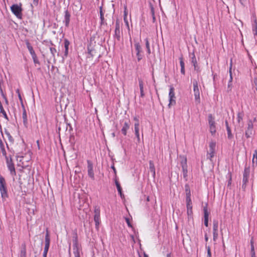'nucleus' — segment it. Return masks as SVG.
<instances>
[{
	"label": "nucleus",
	"instance_id": "obj_57",
	"mask_svg": "<svg viewBox=\"0 0 257 257\" xmlns=\"http://www.w3.org/2000/svg\"><path fill=\"white\" fill-rule=\"evenodd\" d=\"M251 257H255V251H251Z\"/></svg>",
	"mask_w": 257,
	"mask_h": 257
},
{
	"label": "nucleus",
	"instance_id": "obj_60",
	"mask_svg": "<svg viewBox=\"0 0 257 257\" xmlns=\"http://www.w3.org/2000/svg\"><path fill=\"white\" fill-rule=\"evenodd\" d=\"M134 119L136 121V122H138V123H139V119L137 117H135L134 118Z\"/></svg>",
	"mask_w": 257,
	"mask_h": 257
},
{
	"label": "nucleus",
	"instance_id": "obj_62",
	"mask_svg": "<svg viewBox=\"0 0 257 257\" xmlns=\"http://www.w3.org/2000/svg\"><path fill=\"white\" fill-rule=\"evenodd\" d=\"M38 3V0H34V4L36 5H37Z\"/></svg>",
	"mask_w": 257,
	"mask_h": 257
},
{
	"label": "nucleus",
	"instance_id": "obj_7",
	"mask_svg": "<svg viewBox=\"0 0 257 257\" xmlns=\"http://www.w3.org/2000/svg\"><path fill=\"white\" fill-rule=\"evenodd\" d=\"M208 121L210 126V132L212 135H214L216 132V127L215 125V121L213 120V117L212 114H211L208 115Z\"/></svg>",
	"mask_w": 257,
	"mask_h": 257
},
{
	"label": "nucleus",
	"instance_id": "obj_6",
	"mask_svg": "<svg viewBox=\"0 0 257 257\" xmlns=\"http://www.w3.org/2000/svg\"><path fill=\"white\" fill-rule=\"evenodd\" d=\"M169 106L170 107L171 105H175L176 103V101L175 100V93H174V88L172 86H170V91H169Z\"/></svg>",
	"mask_w": 257,
	"mask_h": 257
},
{
	"label": "nucleus",
	"instance_id": "obj_29",
	"mask_svg": "<svg viewBox=\"0 0 257 257\" xmlns=\"http://www.w3.org/2000/svg\"><path fill=\"white\" fill-rule=\"evenodd\" d=\"M120 30H115L114 37L118 41L120 40Z\"/></svg>",
	"mask_w": 257,
	"mask_h": 257
},
{
	"label": "nucleus",
	"instance_id": "obj_55",
	"mask_svg": "<svg viewBox=\"0 0 257 257\" xmlns=\"http://www.w3.org/2000/svg\"><path fill=\"white\" fill-rule=\"evenodd\" d=\"M0 148H1V149L4 148V146L3 144V142H2V140H0Z\"/></svg>",
	"mask_w": 257,
	"mask_h": 257
},
{
	"label": "nucleus",
	"instance_id": "obj_15",
	"mask_svg": "<svg viewBox=\"0 0 257 257\" xmlns=\"http://www.w3.org/2000/svg\"><path fill=\"white\" fill-rule=\"evenodd\" d=\"M149 169L150 172L152 173L153 177L154 179L156 175L155 168L153 161L151 160L149 161Z\"/></svg>",
	"mask_w": 257,
	"mask_h": 257
},
{
	"label": "nucleus",
	"instance_id": "obj_18",
	"mask_svg": "<svg viewBox=\"0 0 257 257\" xmlns=\"http://www.w3.org/2000/svg\"><path fill=\"white\" fill-rule=\"evenodd\" d=\"M139 125H140V124L138 122H136L134 125L135 133L136 136L137 138V140H138V143H140V135H139Z\"/></svg>",
	"mask_w": 257,
	"mask_h": 257
},
{
	"label": "nucleus",
	"instance_id": "obj_28",
	"mask_svg": "<svg viewBox=\"0 0 257 257\" xmlns=\"http://www.w3.org/2000/svg\"><path fill=\"white\" fill-rule=\"evenodd\" d=\"M100 18L101 20L100 25H102L104 24V18L103 16V13L102 12V7H100Z\"/></svg>",
	"mask_w": 257,
	"mask_h": 257
},
{
	"label": "nucleus",
	"instance_id": "obj_38",
	"mask_svg": "<svg viewBox=\"0 0 257 257\" xmlns=\"http://www.w3.org/2000/svg\"><path fill=\"white\" fill-rule=\"evenodd\" d=\"M115 183L118 193H121L122 189L119 183L116 180H115Z\"/></svg>",
	"mask_w": 257,
	"mask_h": 257
},
{
	"label": "nucleus",
	"instance_id": "obj_11",
	"mask_svg": "<svg viewBox=\"0 0 257 257\" xmlns=\"http://www.w3.org/2000/svg\"><path fill=\"white\" fill-rule=\"evenodd\" d=\"M87 168H88V175L89 177L92 179H94V175L93 169V164L90 160L87 161Z\"/></svg>",
	"mask_w": 257,
	"mask_h": 257
},
{
	"label": "nucleus",
	"instance_id": "obj_52",
	"mask_svg": "<svg viewBox=\"0 0 257 257\" xmlns=\"http://www.w3.org/2000/svg\"><path fill=\"white\" fill-rule=\"evenodd\" d=\"M48 251V250L45 249H44V252H43V257H47V254Z\"/></svg>",
	"mask_w": 257,
	"mask_h": 257
},
{
	"label": "nucleus",
	"instance_id": "obj_20",
	"mask_svg": "<svg viewBox=\"0 0 257 257\" xmlns=\"http://www.w3.org/2000/svg\"><path fill=\"white\" fill-rule=\"evenodd\" d=\"M180 63L181 66V72L182 74L184 75L185 73V64L183 61V57L181 56L179 58Z\"/></svg>",
	"mask_w": 257,
	"mask_h": 257
},
{
	"label": "nucleus",
	"instance_id": "obj_58",
	"mask_svg": "<svg viewBox=\"0 0 257 257\" xmlns=\"http://www.w3.org/2000/svg\"><path fill=\"white\" fill-rule=\"evenodd\" d=\"M225 125H226V129H227V131L228 130V128H230L228 126V122L227 121H225Z\"/></svg>",
	"mask_w": 257,
	"mask_h": 257
},
{
	"label": "nucleus",
	"instance_id": "obj_53",
	"mask_svg": "<svg viewBox=\"0 0 257 257\" xmlns=\"http://www.w3.org/2000/svg\"><path fill=\"white\" fill-rule=\"evenodd\" d=\"M237 118L238 122H239L242 119V117L240 113H238Z\"/></svg>",
	"mask_w": 257,
	"mask_h": 257
},
{
	"label": "nucleus",
	"instance_id": "obj_12",
	"mask_svg": "<svg viewBox=\"0 0 257 257\" xmlns=\"http://www.w3.org/2000/svg\"><path fill=\"white\" fill-rule=\"evenodd\" d=\"M0 191L1 193L7 192L6 180L1 175H0Z\"/></svg>",
	"mask_w": 257,
	"mask_h": 257
},
{
	"label": "nucleus",
	"instance_id": "obj_32",
	"mask_svg": "<svg viewBox=\"0 0 257 257\" xmlns=\"http://www.w3.org/2000/svg\"><path fill=\"white\" fill-rule=\"evenodd\" d=\"M186 203H187V206H192V201L191 199L190 194H187V195L186 196Z\"/></svg>",
	"mask_w": 257,
	"mask_h": 257
},
{
	"label": "nucleus",
	"instance_id": "obj_2",
	"mask_svg": "<svg viewBox=\"0 0 257 257\" xmlns=\"http://www.w3.org/2000/svg\"><path fill=\"white\" fill-rule=\"evenodd\" d=\"M13 13L19 19H21L22 17V9L21 6L17 4H14L11 7Z\"/></svg>",
	"mask_w": 257,
	"mask_h": 257
},
{
	"label": "nucleus",
	"instance_id": "obj_10",
	"mask_svg": "<svg viewBox=\"0 0 257 257\" xmlns=\"http://www.w3.org/2000/svg\"><path fill=\"white\" fill-rule=\"evenodd\" d=\"M6 160L8 167L11 172V175H16L15 168L14 164L12 162V158H11L10 160L9 159V158L6 159Z\"/></svg>",
	"mask_w": 257,
	"mask_h": 257
},
{
	"label": "nucleus",
	"instance_id": "obj_24",
	"mask_svg": "<svg viewBox=\"0 0 257 257\" xmlns=\"http://www.w3.org/2000/svg\"><path fill=\"white\" fill-rule=\"evenodd\" d=\"M187 213L188 215V219H190L192 218V206H187Z\"/></svg>",
	"mask_w": 257,
	"mask_h": 257
},
{
	"label": "nucleus",
	"instance_id": "obj_56",
	"mask_svg": "<svg viewBox=\"0 0 257 257\" xmlns=\"http://www.w3.org/2000/svg\"><path fill=\"white\" fill-rule=\"evenodd\" d=\"M111 168L112 169V170H113V172L114 173V174H116V169L114 166V165H112Z\"/></svg>",
	"mask_w": 257,
	"mask_h": 257
},
{
	"label": "nucleus",
	"instance_id": "obj_3",
	"mask_svg": "<svg viewBox=\"0 0 257 257\" xmlns=\"http://www.w3.org/2000/svg\"><path fill=\"white\" fill-rule=\"evenodd\" d=\"M73 252L75 257H80V252H81V247L79 244L77 239L75 237L73 240Z\"/></svg>",
	"mask_w": 257,
	"mask_h": 257
},
{
	"label": "nucleus",
	"instance_id": "obj_35",
	"mask_svg": "<svg viewBox=\"0 0 257 257\" xmlns=\"http://www.w3.org/2000/svg\"><path fill=\"white\" fill-rule=\"evenodd\" d=\"M123 19H124V23H125L126 26H127L128 29L129 30L128 22V21L127 20V13H126L125 10L124 12Z\"/></svg>",
	"mask_w": 257,
	"mask_h": 257
},
{
	"label": "nucleus",
	"instance_id": "obj_30",
	"mask_svg": "<svg viewBox=\"0 0 257 257\" xmlns=\"http://www.w3.org/2000/svg\"><path fill=\"white\" fill-rule=\"evenodd\" d=\"M214 154V150H209L207 155V158L211 161V159L213 157Z\"/></svg>",
	"mask_w": 257,
	"mask_h": 257
},
{
	"label": "nucleus",
	"instance_id": "obj_33",
	"mask_svg": "<svg viewBox=\"0 0 257 257\" xmlns=\"http://www.w3.org/2000/svg\"><path fill=\"white\" fill-rule=\"evenodd\" d=\"M250 169L249 167L245 168L244 170L243 177H249Z\"/></svg>",
	"mask_w": 257,
	"mask_h": 257
},
{
	"label": "nucleus",
	"instance_id": "obj_43",
	"mask_svg": "<svg viewBox=\"0 0 257 257\" xmlns=\"http://www.w3.org/2000/svg\"><path fill=\"white\" fill-rule=\"evenodd\" d=\"M204 218H208L209 213L208 212L207 209L206 208H204Z\"/></svg>",
	"mask_w": 257,
	"mask_h": 257
},
{
	"label": "nucleus",
	"instance_id": "obj_42",
	"mask_svg": "<svg viewBox=\"0 0 257 257\" xmlns=\"http://www.w3.org/2000/svg\"><path fill=\"white\" fill-rule=\"evenodd\" d=\"M5 134L6 135H7V136L8 137L9 140L11 141V142H12L13 141V138L11 136L9 132H8V131H5Z\"/></svg>",
	"mask_w": 257,
	"mask_h": 257
},
{
	"label": "nucleus",
	"instance_id": "obj_59",
	"mask_svg": "<svg viewBox=\"0 0 257 257\" xmlns=\"http://www.w3.org/2000/svg\"><path fill=\"white\" fill-rule=\"evenodd\" d=\"M254 251V247L253 244H251V251Z\"/></svg>",
	"mask_w": 257,
	"mask_h": 257
},
{
	"label": "nucleus",
	"instance_id": "obj_50",
	"mask_svg": "<svg viewBox=\"0 0 257 257\" xmlns=\"http://www.w3.org/2000/svg\"><path fill=\"white\" fill-rule=\"evenodd\" d=\"M248 177H243V185L244 184H246V183L248 182Z\"/></svg>",
	"mask_w": 257,
	"mask_h": 257
},
{
	"label": "nucleus",
	"instance_id": "obj_40",
	"mask_svg": "<svg viewBox=\"0 0 257 257\" xmlns=\"http://www.w3.org/2000/svg\"><path fill=\"white\" fill-rule=\"evenodd\" d=\"M216 144L214 142H211L209 143V150H215Z\"/></svg>",
	"mask_w": 257,
	"mask_h": 257
},
{
	"label": "nucleus",
	"instance_id": "obj_22",
	"mask_svg": "<svg viewBox=\"0 0 257 257\" xmlns=\"http://www.w3.org/2000/svg\"><path fill=\"white\" fill-rule=\"evenodd\" d=\"M70 15L68 11H66L65 12V25L68 27L70 22Z\"/></svg>",
	"mask_w": 257,
	"mask_h": 257
},
{
	"label": "nucleus",
	"instance_id": "obj_47",
	"mask_svg": "<svg viewBox=\"0 0 257 257\" xmlns=\"http://www.w3.org/2000/svg\"><path fill=\"white\" fill-rule=\"evenodd\" d=\"M227 131V135H228V138L229 139H231L232 138V135L231 133V130L230 128H228Z\"/></svg>",
	"mask_w": 257,
	"mask_h": 257
},
{
	"label": "nucleus",
	"instance_id": "obj_45",
	"mask_svg": "<svg viewBox=\"0 0 257 257\" xmlns=\"http://www.w3.org/2000/svg\"><path fill=\"white\" fill-rule=\"evenodd\" d=\"M32 57L33 58V59L35 63H38V60L37 57V55L36 54L32 55Z\"/></svg>",
	"mask_w": 257,
	"mask_h": 257
},
{
	"label": "nucleus",
	"instance_id": "obj_37",
	"mask_svg": "<svg viewBox=\"0 0 257 257\" xmlns=\"http://www.w3.org/2000/svg\"><path fill=\"white\" fill-rule=\"evenodd\" d=\"M150 8H151V11L152 18H153V21L154 23L156 21V18H155V11H154V9L153 8L152 5H151V4L150 5Z\"/></svg>",
	"mask_w": 257,
	"mask_h": 257
},
{
	"label": "nucleus",
	"instance_id": "obj_13",
	"mask_svg": "<svg viewBox=\"0 0 257 257\" xmlns=\"http://www.w3.org/2000/svg\"><path fill=\"white\" fill-rule=\"evenodd\" d=\"M135 49L137 51V56L138 61H140L142 59V56L140 54V53L142 51L141 46L138 42H136L135 44Z\"/></svg>",
	"mask_w": 257,
	"mask_h": 257
},
{
	"label": "nucleus",
	"instance_id": "obj_27",
	"mask_svg": "<svg viewBox=\"0 0 257 257\" xmlns=\"http://www.w3.org/2000/svg\"><path fill=\"white\" fill-rule=\"evenodd\" d=\"M26 45L27 46V48L28 49L31 55L36 54L34 50H33L32 46L31 45L30 43L28 41L26 42Z\"/></svg>",
	"mask_w": 257,
	"mask_h": 257
},
{
	"label": "nucleus",
	"instance_id": "obj_16",
	"mask_svg": "<svg viewBox=\"0 0 257 257\" xmlns=\"http://www.w3.org/2000/svg\"><path fill=\"white\" fill-rule=\"evenodd\" d=\"M130 128V123L129 122L125 121L124 122L122 128L121 130V131L124 136H126L127 134V131Z\"/></svg>",
	"mask_w": 257,
	"mask_h": 257
},
{
	"label": "nucleus",
	"instance_id": "obj_1",
	"mask_svg": "<svg viewBox=\"0 0 257 257\" xmlns=\"http://www.w3.org/2000/svg\"><path fill=\"white\" fill-rule=\"evenodd\" d=\"M101 47L99 45L92 46L91 45L88 46V53L87 59L92 63H95L98 61V59L101 57L100 50Z\"/></svg>",
	"mask_w": 257,
	"mask_h": 257
},
{
	"label": "nucleus",
	"instance_id": "obj_5",
	"mask_svg": "<svg viewBox=\"0 0 257 257\" xmlns=\"http://www.w3.org/2000/svg\"><path fill=\"white\" fill-rule=\"evenodd\" d=\"M181 164L182 168L183 177L186 180H187L188 177V171L186 158H183V160L181 162Z\"/></svg>",
	"mask_w": 257,
	"mask_h": 257
},
{
	"label": "nucleus",
	"instance_id": "obj_14",
	"mask_svg": "<svg viewBox=\"0 0 257 257\" xmlns=\"http://www.w3.org/2000/svg\"><path fill=\"white\" fill-rule=\"evenodd\" d=\"M191 62L194 66V69L197 71H199V67L197 66V62L195 54L193 53L191 54Z\"/></svg>",
	"mask_w": 257,
	"mask_h": 257
},
{
	"label": "nucleus",
	"instance_id": "obj_19",
	"mask_svg": "<svg viewBox=\"0 0 257 257\" xmlns=\"http://www.w3.org/2000/svg\"><path fill=\"white\" fill-rule=\"evenodd\" d=\"M45 249L49 250V246H50V239L49 235V233L48 231H47L46 234L45 235Z\"/></svg>",
	"mask_w": 257,
	"mask_h": 257
},
{
	"label": "nucleus",
	"instance_id": "obj_23",
	"mask_svg": "<svg viewBox=\"0 0 257 257\" xmlns=\"http://www.w3.org/2000/svg\"><path fill=\"white\" fill-rule=\"evenodd\" d=\"M20 257H26V246L25 243L22 244Z\"/></svg>",
	"mask_w": 257,
	"mask_h": 257
},
{
	"label": "nucleus",
	"instance_id": "obj_25",
	"mask_svg": "<svg viewBox=\"0 0 257 257\" xmlns=\"http://www.w3.org/2000/svg\"><path fill=\"white\" fill-rule=\"evenodd\" d=\"M252 164L253 167H254L255 165H256L257 164V150H255L254 151V153L253 154Z\"/></svg>",
	"mask_w": 257,
	"mask_h": 257
},
{
	"label": "nucleus",
	"instance_id": "obj_9",
	"mask_svg": "<svg viewBox=\"0 0 257 257\" xmlns=\"http://www.w3.org/2000/svg\"><path fill=\"white\" fill-rule=\"evenodd\" d=\"M247 128L245 132V136L247 138H250L253 133V122L252 120H249L247 123Z\"/></svg>",
	"mask_w": 257,
	"mask_h": 257
},
{
	"label": "nucleus",
	"instance_id": "obj_51",
	"mask_svg": "<svg viewBox=\"0 0 257 257\" xmlns=\"http://www.w3.org/2000/svg\"><path fill=\"white\" fill-rule=\"evenodd\" d=\"M185 191L186 192L190 193V190L189 188V186L188 185H185Z\"/></svg>",
	"mask_w": 257,
	"mask_h": 257
},
{
	"label": "nucleus",
	"instance_id": "obj_46",
	"mask_svg": "<svg viewBox=\"0 0 257 257\" xmlns=\"http://www.w3.org/2000/svg\"><path fill=\"white\" fill-rule=\"evenodd\" d=\"M1 149L3 155L5 157L6 159H8V157L7 156V153H6V150L5 149V148Z\"/></svg>",
	"mask_w": 257,
	"mask_h": 257
},
{
	"label": "nucleus",
	"instance_id": "obj_63",
	"mask_svg": "<svg viewBox=\"0 0 257 257\" xmlns=\"http://www.w3.org/2000/svg\"><path fill=\"white\" fill-rule=\"evenodd\" d=\"M7 193H5V194H2V197L3 198H4V197H5V196H7Z\"/></svg>",
	"mask_w": 257,
	"mask_h": 257
},
{
	"label": "nucleus",
	"instance_id": "obj_8",
	"mask_svg": "<svg viewBox=\"0 0 257 257\" xmlns=\"http://www.w3.org/2000/svg\"><path fill=\"white\" fill-rule=\"evenodd\" d=\"M94 221L95 222L96 228H99L100 223V210L98 208H95L94 210Z\"/></svg>",
	"mask_w": 257,
	"mask_h": 257
},
{
	"label": "nucleus",
	"instance_id": "obj_4",
	"mask_svg": "<svg viewBox=\"0 0 257 257\" xmlns=\"http://www.w3.org/2000/svg\"><path fill=\"white\" fill-rule=\"evenodd\" d=\"M193 91L194 93L195 102L197 104H199L200 102V91L198 82L196 80L193 81Z\"/></svg>",
	"mask_w": 257,
	"mask_h": 257
},
{
	"label": "nucleus",
	"instance_id": "obj_61",
	"mask_svg": "<svg viewBox=\"0 0 257 257\" xmlns=\"http://www.w3.org/2000/svg\"><path fill=\"white\" fill-rule=\"evenodd\" d=\"M120 194V198L122 199L124 198V194H122V193H120L119 194Z\"/></svg>",
	"mask_w": 257,
	"mask_h": 257
},
{
	"label": "nucleus",
	"instance_id": "obj_26",
	"mask_svg": "<svg viewBox=\"0 0 257 257\" xmlns=\"http://www.w3.org/2000/svg\"><path fill=\"white\" fill-rule=\"evenodd\" d=\"M232 66V59H231L230 67H229L230 79H229V83H228V87H230V86L231 85V82L232 81V72H231Z\"/></svg>",
	"mask_w": 257,
	"mask_h": 257
},
{
	"label": "nucleus",
	"instance_id": "obj_44",
	"mask_svg": "<svg viewBox=\"0 0 257 257\" xmlns=\"http://www.w3.org/2000/svg\"><path fill=\"white\" fill-rule=\"evenodd\" d=\"M213 240L216 241L218 238V231H213Z\"/></svg>",
	"mask_w": 257,
	"mask_h": 257
},
{
	"label": "nucleus",
	"instance_id": "obj_21",
	"mask_svg": "<svg viewBox=\"0 0 257 257\" xmlns=\"http://www.w3.org/2000/svg\"><path fill=\"white\" fill-rule=\"evenodd\" d=\"M70 43L69 41L67 39H65L64 40V47H65V52H64V56L67 57L68 53V47L69 46Z\"/></svg>",
	"mask_w": 257,
	"mask_h": 257
},
{
	"label": "nucleus",
	"instance_id": "obj_39",
	"mask_svg": "<svg viewBox=\"0 0 257 257\" xmlns=\"http://www.w3.org/2000/svg\"><path fill=\"white\" fill-rule=\"evenodd\" d=\"M145 41H146V48L147 49L148 53L149 54H150L151 53V50H150V48L149 42L148 39H146L145 40Z\"/></svg>",
	"mask_w": 257,
	"mask_h": 257
},
{
	"label": "nucleus",
	"instance_id": "obj_54",
	"mask_svg": "<svg viewBox=\"0 0 257 257\" xmlns=\"http://www.w3.org/2000/svg\"><path fill=\"white\" fill-rule=\"evenodd\" d=\"M208 218H204V224L206 226H208Z\"/></svg>",
	"mask_w": 257,
	"mask_h": 257
},
{
	"label": "nucleus",
	"instance_id": "obj_31",
	"mask_svg": "<svg viewBox=\"0 0 257 257\" xmlns=\"http://www.w3.org/2000/svg\"><path fill=\"white\" fill-rule=\"evenodd\" d=\"M23 122L25 124V125H26L27 124V113L25 109L24 110L23 112Z\"/></svg>",
	"mask_w": 257,
	"mask_h": 257
},
{
	"label": "nucleus",
	"instance_id": "obj_64",
	"mask_svg": "<svg viewBox=\"0 0 257 257\" xmlns=\"http://www.w3.org/2000/svg\"><path fill=\"white\" fill-rule=\"evenodd\" d=\"M205 240L206 241H207L208 240V237L206 235L205 236Z\"/></svg>",
	"mask_w": 257,
	"mask_h": 257
},
{
	"label": "nucleus",
	"instance_id": "obj_36",
	"mask_svg": "<svg viewBox=\"0 0 257 257\" xmlns=\"http://www.w3.org/2000/svg\"><path fill=\"white\" fill-rule=\"evenodd\" d=\"M218 223L217 221H214L213 224V231H218Z\"/></svg>",
	"mask_w": 257,
	"mask_h": 257
},
{
	"label": "nucleus",
	"instance_id": "obj_49",
	"mask_svg": "<svg viewBox=\"0 0 257 257\" xmlns=\"http://www.w3.org/2000/svg\"><path fill=\"white\" fill-rule=\"evenodd\" d=\"M207 256L209 257H211V250L209 246L207 247Z\"/></svg>",
	"mask_w": 257,
	"mask_h": 257
},
{
	"label": "nucleus",
	"instance_id": "obj_48",
	"mask_svg": "<svg viewBox=\"0 0 257 257\" xmlns=\"http://www.w3.org/2000/svg\"><path fill=\"white\" fill-rule=\"evenodd\" d=\"M125 220L127 223V225L130 227H132V225L130 222V219L126 217L125 218Z\"/></svg>",
	"mask_w": 257,
	"mask_h": 257
},
{
	"label": "nucleus",
	"instance_id": "obj_34",
	"mask_svg": "<svg viewBox=\"0 0 257 257\" xmlns=\"http://www.w3.org/2000/svg\"><path fill=\"white\" fill-rule=\"evenodd\" d=\"M50 50L51 53L54 58L55 57L56 55L58 56V54L57 53V50L55 48H53V47H50Z\"/></svg>",
	"mask_w": 257,
	"mask_h": 257
},
{
	"label": "nucleus",
	"instance_id": "obj_41",
	"mask_svg": "<svg viewBox=\"0 0 257 257\" xmlns=\"http://www.w3.org/2000/svg\"><path fill=\"white\" fill-rule=\"evenodd\" d=\"M115 30H120V26L119 21L117 20L115 23Z\"/></svg>",
	"mask_w": 257,
	"mask_h": 257
},
{
	"label": "nucleus",
	"instance_id": "obj_17",
	"mask_svg": "<svg viewBox=\"0 0 257 257\" xmlns=\"http://www.w3.org/2000/svg\"><path fill=\"white\" fill-rule=\"evenodd\" d=\"M139 83L140 89L141 97H144L145 96V93L144 91V82L142 79L139 78Z\"/></svg>",
	"mask_w": 257,
	"mask_h": 257
}]
</instances>
